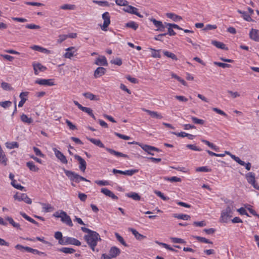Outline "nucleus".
Returning <instances> with one entry per match:
<instances>
[{
  "label": "nucleus",
  "instance_id": "obj_63",
  "mask_svg": "<svg viewBox=\"0 0 259 259\" xmlns=\"http://www.w3.org/2000/svg\"><path fill=\"white\" fill-rule=\"evenodd\" d=\"M33 149L37 156H39L41 157H44L45 156V155L41 152L40 149H38V148L36 147H33Z\"/></svg>",
  "mask_w": 259,
  "mask_h": 259
},
{
  "label": "nucleus",
  "instance_id": "obj_26",
  "mask_svg": "<svg viewBox=\"0 0 259 259\" xmlns=\"http://www.w3.org/2000/svg\"><path fill=\"white\" fill-rule=\"evenodd\" d=\"M211 44L218 48L224 50H228V48L226 47V45L222 42L218 41L217 40H212L211 41Z\"/></svg>",
  "mask_w": 259,
  "mask_h": 259
},
{
  "label": "nucleus",
  "instance_id": "obj_52",
  "mask_svg": "<svg viewBox=\"0 0 259 259\" xmlns=\"http://www.w3.org/2000/svg\"><path fill=\"white\" fill-rule=\"evenodd\" d=\"M54 237L57 240H58L59 243L60 244L61 241H62L63 240L62 233L59 231L56 232L55 233Z\"/></svg>",
  "mask_w": 259,
  "mask_h": 259
},
{
  "label": "nucleus",
  "instance_id": "obj_5",
  "mask_svg": "<svg viewBox=\"0 0 259 259\" xmlns=\"http://www.w3.org/2000/svg\"><path fill=\"white\" fill-rule=\"evenodd\" d=\"M64 173L66 176L70 180V181L75 183H79L80 182V176L74 171L66 170L64 169Z\"/></svg>",
  "mask_w": 259,
  "mask_h": 259
},
{
  "label": "nucleus",
  "instance_id": "obj_51",
  "mask_svg": "<svg viewBox=\"0 0 259 259\" xmlns=\"http://www.w3.org/2000/svg\"><path fill=\"white\" fill-rule=\"evenodd\" d=\"M154 193L159 197H160L162 200L167 201L169 199V197L165 196L164 194L160 191L155 190L154 191Z\"/></svg>",
  "mask_w": 259,
  "mask_h": 259
},
{
  "label": "nucleus",
  "instance_id": "obj_58",
  "mask_svg": "<svg viewBox=\"0 0 259 259\" xmlns=\"http://www.w3.org/2000/svg\"><path fill=\"white\" fill-rule=\"evenodd\" d=\"M186 147L194 151H202V149L198 147L195 145H192V144H188L186 145Z\"/></svg>",
  "mask_w": 259,
  "mask_h": 259
},
{
  "label": "nucleus",
  "instance_id": "obj_55",
  "mask_svg": "<svg viewBox=\"0 0 259 259\" xmlns=\"http://www.w3.org/2000/svg\"><path fill=\"white\" fill-rule=\"evenodd\" d=\"M115 3L117 5L125 7L128 4V2L126 0H115Z\"/></svg>",
  "mask_w": 259,
  "mask_h": 259
},
{
  "label": "nucleus",
  "instance_id": "obj_34",
  "mask_svg": "<svg viewBox=\"0 0 259 259\" xmlns=\"http://www.w3.org/2000/svg\"><path fill=\"white\" fill-rule=\"evenodd\" d=\"M6 220L8 221L13 227L17 229H21L20 224L15 222L11 217H7L6 218Z\"/></svg>",
  "mask_w": 259,
  "mask_h": 259
},
{
  "label": "nucleus",
  "instance_id": "obj_22",
  "mask_svg": "<svg viewBox=\"0 0 259 259\" xmlns=\"http://www.w3.org/2000/svg\"><path fill=\"white\" fill-rule=\"evenodd\" d=\"M95 64L99 66H107L108 63L105 56H101L96 59Z\"/></svg>",
  "mask_w": 259,
  "mask_h": 259
},
{
  "label": "nucleus",
  "instance_id": "obj_54",
  "mask_svg": "<svg viewBox=\"0 0 259 259\" xmlns=\"http://www.w3.org/2000/svg\"><path fill=\"white\" fill-rule=\"evenodd\" d=\"M195 238L200 242H204L205 243H209L212 244V242L210 241L209 240L202 237L200 236H195Z\"/></svg>",
  "mask_w": 259,
  "mask_h": 259
},
{
  "label": "nucleus",
  "instance_id": "obj_8",
  "mask_svg": "<svg viewBox=\"0 0 259 259\" xmlns=\"http://www.w3.org/2000/svg\"><path fill=\"white\" fill-rule=\"evenodd\" d=\"M140 146L145 152H147L148 154L151 155H154V153H153V151L158 152L161 151L159 149L154 146L148 145H140Z\"/></svg>",
  "mask_w": 259,
  "mask_h": 259
},
{
  "label": "nucleus",
  "instance_id": "obj_10",
  "mask_svg": "<svg viewBox=\"0 0 259 259\" xmlns=\"http://www.w3.org/2000/svg\"><path fill=\"white\" fill-rule=\"evenodd\" d=\"M138 171V170H137V169H129V170H126L125 171H122V170H118L116 169H113L112 170V172L115 175L116 174H122V175H127V176H133L135 174L137 173Z\"/></svg>",
  "mask_w": 259,
  "mask_h": 259
},
{
  "label": "nucleus",
  "instance_id": "obj_61",
  "mask_svg": "<svg viewBox=\"0 0 259 259\" xmlns=\"http://www.w3.org/2000/svg\"><path fill=\"white\" fill-rule=\"evenodd\" d=\"M25 28L30 29H38L40 27L34 24H28L25 25Z\"/></svg>",
  "mask_w": 259,
  "mask_h": 259
},
{
  "label": "nucleus",
  "instance_id": "obj_11",
  "mask_svg": "<svg viewBox=\"0 0 259 259\" xmlns=\"http://www.w3.org/2000/svg\"><path fill=\"white\" fill-rule=\"evenodd\" d=\"M53 151L56 157L63 164H67L68 161L64 155L56 148H53Z\"/></svg>",
  "mask_w": 259,
  "mask_h": 259
},
{
  "label": "nucleus",
  "instance_id": "obj_44",
  "mask_svg": "<svg viewBox=\"0 0 259 259\" xmlns=\"http://www.w3.org/2000/svg\"><path fill=\"white\" fill-rule=\"evenodd\" d=\"M1 87L5 91H12L13 90V88L11 87L10 84L5 82H3L1 83Z\"/></svg>",
  "mask_w": 259,
  "mask_h": 259
},
{
  "label": "nucleus",
  "instance_id": "obj_56",
  "mask_svg": "<svg viewBox=\"0 0 259 259\" xmlns=\"http://www.w3.org/2000/svg\"><path fill=\"white\" fill-rule=\"evenodd\" d=\"M75 8V5L65 4L61 6L60 9L62 10H74Z\"/></svg>",
  "mask_w": 259,
  "mask_h": 259
},
{
  "label": "nucleus",
  "instance_id": "obj_57",
  "mask_svg": "<svg viewBox=\"0 0 259 259\" xmlns=\"http://www.w3.org/2000/svg\"><path fill=\"white\" fill-rule=\"evenodd\" d=\"M12 104V102L10 101H6L0 102V106L4 108H7L10 107Z\"/></svg>",
  "mask_w": 259,
  "mask_h": 259
},
{
  "label": "nucleus",
  "instance_id": "obj_39",
  "mask_svg": "<svg viewBox=\"0 0 259 259\" xmlns=\"http://www.w3.org/2000/svg\"><path fill=\"white\" fill-rule=\"evenodd\" d=\"M26 249H27V251L28 252H31L33 254H38V255H44L45 256H46V254L45 252L40 251L37 249H33L31 247L27 248Z\"/></svg>",
  "mask_w": 259,
  "mask_h": 259
},
{
  "label": "nucleus",
  "instance_id": "obj_49",
  "mask_svg": "<svg viewBox=\"0 0 259 259\" xmlns=\"http://www.w3.org/2000/svg\"><path fill=\"white\" fill-rule=\"evenodd\" d=\"M164 179L166 181H170V182H179L181 181V179L177 177H172L170 178L164 177Z\"/></svg>",
  "mask_w": 259,
  "mask_h": 259
},
{
  "label": "nucleus",
  "instance_id": "obj_62",
  "mask_svg": "<svg viewBox=\"0 0 259 259\" xmlns=\"http://www.w3.org/2000/svg\"><path fill=\"white\" fill-rule=\"evenodd\" d=\"M110 62L112 64H114L115 65H117L118 66L121 65V64L122 63V60L119 58H116L114 60H111Z\"/></svg>",
  "mask_w": 259,
  "mask_h": 259
},
{
  "label": "nucleus",
  "instance_id": "obj_37",
  "mask_svg": "<svg viewBox=\"0 0 259 259\" xmlns=\"http://www.w3.org/2000/svg\"><path fill=\"white\" fill-rule=\"evenodd\" d=\"M21 120L22 122L27 124H31L33 122V119L31 118H29L25 114H23L21 116Z\"/></svg>",
  "mask_w": 259,
  "mask_h": 259
},
{
  "label": "nucleus",
  "instance_id": "obj_29",
  "mask_svg": "<svg viewBox=\"0 0 259 259\" xmlns=\"http://www.w3.org/2000/svg\"><path fill=\"white\" fill-rule=\"evenodd\" d=\"M166 15L167 17L172 19L173 21H174L175 22H178L182 19V18L181 16H178L174 13H167L166 14Z\"/></svg>",
  "mask_w": 259,
  "mask_h": 259
},
{
  "label": "nucleus",
  "instance_id": "obj_3",
  "mask_svg": "<svg viewBox=\"0 0 259 259\" xmlns=\"http://www.w3.org/2000/svg\"><path fill=\"white\" fill-rule=\"evenodd\" d=\"M68 244L80 246L81 242L76 238L70 237H64L62 241H61L60 245H66Z\"/></svg>",
  "mask_w": 259,
  "mask_h": 259
},
{
  "label": "nucleus",
  "instance_id": "obj_64",
  "mask_svg": "<svg viewBox=\"0 0 259 259\" xmlns=\"http://www.w3.org/2000/svg\"><path fill=\"white\" fill-rule=\"evenodd\" d=\"M65 122L69 127V128L71 130H76V126L73 124L70 120L68 119L65 120Z\"/></svg>",
  "mask_w": 259,
  "mask_h": 259
},
{
  "label": "nucleus",
  "instance_id": "obj_43",
  "mask_svg": "<svg viewBox=\"0 0 259 259\" xmlns=\"http://www.w3.org/2000/svg\"><path fill=\"white\" fill-rule=\"evenodd\" d=\"M245 178L249 183L255 179V174L252 172H249L245 175Z\"/></svg>",
  "mask_w": 259,
  "mask_h": 259
},
{
  "label": "nucleus",
  "instance_id": "obj_32",
  "mask_svg": "<svg viewBox=\"0 0 259 259\" xmlns=\"http://www.w3.org/2000/svg\"><path fill=\"white\" fill-rule=\"evenodd\" d=\"M80 110L87 113L89 115H90L91 117H92L94 120L96 119L95 115L93 113L92 109H91L90 108L82 106V107L81 108Z\"/></svg>",
  "mask_w": 259,
  "mask_h": 259
},
{
  "label": "nucleus",
  "instance_id": "obj_25",
  "mask_svg": "<svg viewBox=\"0 0 259 259\" xmlns=\"http://www.w3.org/2000/svg\"><path fill=\"white\" fill-rule=\"evenodd\" d=\"M57 250L59 252H63L66 254H72L75 252V250L74 249L66 247L58 248Z\"/></svg>",
  "mask_w": 259,
  "mask_h": 259
},
{
  "label": "nucleus",
  "instance_id": "obj_42",
  "mask_svg": "<svg viewBox=\"0 0 259 259\" xmlns=\"http://www.w3.org/2000/svg\"><path fill=\"white\" fill-rule=\"evenodd\" d=\"M150 49L152 51L151 56L153 58H160L161 57V55L160 54V52L161 50H156L153 48H150Z\"/></svg>",
  "mask_w": 259,
  "mask_h": 259
},
{
  "label": "nucleus",
  "instance_id": "obj_4",
  "mask_svg": "<svg viewBox=\"0 0 259 259\" xmlns=\"http://www.w3.org/2000/svg\"><path fill=\"white\" fill-rule=\"evenodd\" d=\"M14 198L18 201H24L26 203L30 204L32 203L31 199L28 197L25 193H17L14 196Z\"/></svg>",
  "mask_w": 259,
  "mask_h": 259
},
{
  "label": "nucleus",
  "instance_id": "obj_16",
  "mask_svg": "<svg viewBox=\"0 0 259 259\" xmlns=\"http://www.w3.org/2000/svg\"><path fill=\"white\" fill-rule=\"evenodd\" d=\"M249 35L250 39L255 41H259V31L257 29L252 28Z\"/></svg>",
  "mask_w": 259,
  "mask_h": 259
},
{
  "label": "nucleus",
  "instance_id": "obj_40",
  "mask_svg": "<svg viewBox=\"0 0 259 259\" xmlns=\"http://www.w3.org/2000/svg\"><path fill=\"white\" fill-rule=\"evenodd\" d=\"M6 146L7 148L12 149L15 148H18L19 144L17 142H7L6 143Z\"/></svg>",
  "mask_w": 259,
  "mask_h": 259
},
{
  "label": "nucleus",
  "instance_id": "obj_46",
  "mask_svg": "<svg viewBox=\"0 0 259 259\" xmlns=\"http://www.w3.org/2000/svg\"><path fill=\"white\" fill-rule=\"evenodd\" d=\"M150 21L152 22V23H153L154 26L157 28V29H158L163 25V23L161 21H158L153 18L150 19Z\"/></svg>",
  "mask_w": 259,
  "mask_h": 259
},
{
  "label": "nucleus",
  "instance_id": "obj_53",
  "mask_svg": "<svg viewBox=\"0 0 259 259\" xmlns=\"http://www.w3.org/2000/svg\"><path fill=\"white\" fill-rule=\"evenodd\" d=\"M191 119L192 121L195 124L202 125L205 123V121L204 120L198 119L195 117L192 116Z\"/></svg>",
  "mask_w": 259,
  "mask_h": 259
},
{
  "label": "nucleus",
  "instance_id": "obj_23",
  "mask_svg": "<svg viewBox=\"0 0 259 259\" xmlns=\"http://www.w3.org/2000/svg\"><path fill=\"white\" fill-rule=\"evenodd\" d=\"M106 69L102 67H98L94 72V76L95 78L99 77L105 73Z\"/></svg>",
  "mask_w": 259,
  "mask_h": 259
},
{
  "label": "nucleus",
  "instance_id": "obj_17",
  "mask_svg": "<svg viewBox=\"0 0 259 259\" xmlns=\"http://www.w3.org/2000/svg\"><path fill=\"white\" fill-rule=\"evenodd\" d=\"M121 252L120 250L116 246H112L109 250V255L111 257L115 258L120 254Z\"/></svg>",
  "mask_w": 259,
  "mask_h": 259
},
{
  "label": "nucleus",
  "instance_id": "obj_14",
  "mask_svg": "<svg viewBox=\"0 0 259 259\" xmlns=\"http://www.w3.org/2000/svg\"><path fill=\"white\" fill-rule=\"evenodd\" d=\"M52 80L51 79H37L35 81V83L42 85L52 86L55 84Z\"/></svg>",
  "mask_w": 259,
  "mask_h": 259
},
{
  "label": "nucleus",
  "instance_id": "obj_12",
  "mask_svg": "<svg viewBox=\"0 0 259 259\" xmlns=\"http://www.w3.org/2000/svg\"><path fill=\"white\" fill-rule=\"evenodd\" d=\"M74 158L79 162V167L80 170L81 171L84 172L87 167V163L85 161L81 156L78 155H74Z\"/></svg>",
  "mask_w": 259,
  "mask_h": 259
},
{
  "label": "nucleus",
  "instance_id": "obj_15",
  "mask_svg": "<svg viewBox=\"0 0 259 259\" xmlns=\"http://www.w3.org/2000/svg\"><path fill=\"white\" fill-rule=\"evenodd\" d=\"M105 149L107 151L109 152L111 154L115 156L116 157H123V158H128V156L126 154H123L121 152L116 151L115 150L110 149L109 148H105Z\"/></svg>",
  "mask_w": 259,
  "mask_h": 259
},
{
  "label": "nucleus",
  "instance_id": "obj_18",
  "mask_svg": "<svg viewBox=\"0 0 259 259\" xmlns=\"http://www.w3.org/2000/svg\"><path fill=\"white\" fill-rule=\"evenodd\" d=\"M101 192L106 196H109L114 200L118 199V197L114 195V194L112 192L108 190L107 188H102L101 190Z\"/></svg>",
  "mask_w": 259,
  "mask_h": 259
},
{
  "label": "nucleus",
  "instance_id": "obj_31",
  "mask_svg": "<svg viewBox=\"0 0 259 259\" xmlns=\"http://www.w3.org/2000/svg\"><path fill=\"white\" fill-rule=\"evenodd\" d=\"M126 196L132 198L136 201H139L141 199V196L136 192H130L125 194Z\"/></svg>",
  "mask_w": 259,
  "mask_h": 259
},
{
  "label": "nucleus",
  "instance_id": "obj_9",
  "mask_svg": "<svg viewBox=\"0 0 259 259\" xmlns=\"http://www.w3.org/2000/svg\"><path fill=\"white\" fill-rule=\"evenodd\" d=\"M61 213L62 214L61 221L68 226L72 227L73 226V223L70 217L66 213V212L63 210H61Z\"/></svg>",
  "mask_w": 259,
  "mask_h": 259
},
{
  "label": "nucleus",
  "instance_id": "obj_6",
  "mask_svg": "<svg viewBox=\"0 0 259 259\" xmlns=\"http://www.w3.org/2000/svg\"><path fill=\"white\" fill-rule=\"evenodd\" d=\"M102 19L104 20L103 25L101 26V29L103 31H106L107 28L110 24V17L109 13L107 12L104 13L102 14Z\"/></svg>",
  "mask_w": 259,
  "mask_h": 259
},
{
  "label": "nucleus",
  "instance_id": "obj_47",
  "mask_svg": "<svg viewBox=\"0 0 259 259\" xmlns=\"http://www.w3.org/2000/svg\"><path fill=\"white\" fill-rule=\"evenodd\" d=\"M170 240L174 243L185 244L186 243L183 239L176 237H171Z\"/></svg>",
  "mask_w": 259,
  "mask_h": 259
},
{
  "label": "nucleus",
  "instance_id": "obj_24",
  "mask_svg": "<svg viewBox=\"0 0 259 259\" xmlns=\"http://www.w3.org/2000/svg\"><path fill=\"white\" fill-rule=\"evenodd\" d=\"M237 12L242 15V17L243 18L248 22L253 21V20L251 19L250 15L248 14L247 12L243 11H241L240 10H238Z\"/></svg>",
  "mask_w": 259,
  "mask_h": 259
},
{
  "label": "nucleus",
  "instance_id": "obj_35",
  "mask_svg": "<svg viewBox=\"0 0 259 259\" xmlns=\"http://www.w3.org/2000/svg\"><path fill=\"white\" fill-rule=\"evenodd\" d=\"M26 166L29 169L32 171H37L39 168L35 165L34 163L32 161H28L26 163Z\"/></svg>",
  "mask_w": 259,
  "mask_h": 259
},
{
  "label": "nucleus",
  "instance_id": "obj_2",
  "mask_svg": "<svg viewBox=\"0 0 259 259\" xmlns=\"http://www.w3.org/2000/svg\"><path fill=\"white\" fill-rule=\"evenodd\" d=\"M233 213V210L231 207L229 205L227 206L225 209L222 211L220 221L223 223L228 222L229 219L232 217Z\"/></svg>",
  "mask_w": 259,
  "mask_h": 259
},
{
  "label": "nucleus",
  "instance_id": "obj_20",
  "mask_svg": "<svg viewBox=\"0 0 259 259\" xmlns=\"http://www.w3.org/2000/svg\"><path fill=\"white\" fill-rule=\"evenodd\" d=\"M143 110L147 112L152 118L156 119H162L163 118V116L160 114L156 111H153L146 109H143Z\"/></svg>",
  "mask_w": 259,
  "mask_h": 259
},
{
  "label": "nucleus",
  "instance_id": "obj_50",
  "mask_svg": "<svg viewBox=\"0 0 259 259\" xmlns=\"http://www.w3.org/2000/svg\"><path fill=\"white\" fill-rule=\"evenodd\" d=\"M31 48L35 51H39V52H42V53H47L49 51L46 49H45L44 48H42L40 46H36V45H34V46H32L31 47Z\"/></svg>",
  "mask_w": 259,
  "mask_h": 259
},
{
  "label": "nucleus",
  "instance_id": "obj_19",
  "mask_svg": "<svg viewBox=\"0 0 259 259\" xmlns=\"http://www.w3.org/2000/svg\"><path fill=\"white\" fill-rule=\"evenodd\" d=\"M29 94L28 92H21L19 95V97L21 99V101L18 103V107H22L25 102L27 101V99L25 98V97H27Z\"/></svg>",
  "mask_w": 259,
  "mask_h": 259
},
{
  "label": "nucleus",
  "instance_id": "obj_41",
  "mask_svg": "<svg viewBox=\"0 0 259 259\" xmlns=\"http://www.w3.org/2000/svg\"><path fill=\"white\" fill-rule=\"evenodd\" d=\"M115 236L116 238V239L123 246H128V245L126 243L125 241L123 239V237L119 235L118 233H115Z\"/></svg>",
  "mask_w": 259,
  "mask_h": 259
},
{
  "label": "nucleus",
  "instance_id": "obj_45",
  "mask_svg": "<svg viewBox=\"0 0 259 259\" xmlns=\"http://www.w3.org/2000/svg\"><path fill=\"white\" fill-rule=\"evenodd\" d=\"M41 205L43 206V209L46 212H50L54 209L53 207L50 204L41 203Z\"/></svg>",
  "mask_w": 259,
  "mask_h": 259
},
{
  "label": "nucleus",
  "instance_id": "obj_38",
  "mask_svg": "<svg viewBox=\"0 0 259 259\" xmlns=\"http://www.w3.org/2000/svg\"><path fill=\"white\" fill-rule=\"evenodd\" d=\"M174 217L178 219H182L183 220H188L190 219V216L187 214H174Z\"/></svg>",
  "mask_w": 259,
  "mask_h": 259
},
{
  "label": "nucleus",
  "instance_id": "obj_28",
  "mask_svg": "<svg viewBox=\"0 0 259 259\" xmlns=\"http://www.w3.org/2000/svg\"><path fill=\"white\" fill-rule=\"evenodd\" d=\"M88 140L90 141L91 142H92L93 144L100 148H103L105 149L106 148L104 145L102 143L101 140L99 139H96L94 138H88Z\"/></svg>",
  "mask_w": 259,
  "mask_h": 259
},
{
  "label": "nucleus",
  "instance_id": "obj_30",
  "mask_svg": "<svg viewBox=\"0 0 259 259\" xmlns=\"http://www.w3.org/2000/svg\"><path fill=\"white\" fill-rule=\"evenodd\" d=\"M82 95L85 98L89 99L92 101H97L99 100L97 96L90 92L84 93Z\"/></svg>",
  "mask_w": 259,
  "mask_h": 259
},
{
  "label": "nucleus",
  "instance_id": "obj_33",
  "mask_svg": "<svg viewBox=\"0 0 259 259\" xmlns=\"http://www.w3.org/2000/svg\"><path fill=\"white\" fill-rule=\"evenodd\" d=\"M126 27L131 28L135 30H137L139 27L138 24L134 21H131L125 24Z\"/></svg>",
  "mask_w": 259,
  "mask_h": 259
},
{
  "label": "nucleus",
  "instance_id": "obj_27",
  "mask_svg": "<svg viewBox=\"0 0 259 259\" xmlns=\"http://www.w3.org/2000/svg\"><path fill=\"white\" fill-rule=\"evenodd\" d=\"M129 231H130L133 233V234L138 240H142L144 238H146L145 236L140 234L136 229L133 228H129Z\"/></svg>",
  "mask_w": 259,
  "mask_h": 259
},
{
  "label": "nucleus",
  "instance_id": "obj_60",
  "mask_svg": "<svg viewBox=\"0 0 259 259\" xmlns=\"http://www.w3.org/2000/svg\"><path fill=\"white\" fill-rule=\"evenodd\" d=\"M93 3L100 6H109V3L107 1H93Z\"/></svg>",
  "mask_w": 259,
  "mask_h": 259
},
{
  "label": "nucleus",
  "instance_id": "obj_21",
  "mask_svg": "<svg viewBox=\"0 0 259 259\" xmlns=\"http://www.w3.org/2000/svg\"><path fill=\"white\" fill-rule=\"evenodd\" d=\"M67 52H66L64 56L66 58H71L72 57L74 56V53L76 51V49L74 47H69L66 49Z\"/></svg>",
  "mask_w": 259,
  "mask_h": 259
},
{
  "label": "nucleus",
  "instance_id": "obj_59",
  "mask_svg": "<svg viewBox=\"0 0 259 259\" xmlns=\"http://www.w3.org/2000/svg\"><path fill=\"white\" fill-rule=\"evenodd\" d=\"M230 156L233 160H234L238 164L240 165H243L244 164V161L241 160L238 157H237L233 154H230Z\"/></svg>",
  "mask_w": 259,
  "mask_h": 259
},
{
  "label": "nucleus",
  "instance_id": "obj_7",
  "mask_svg": "<svg viewBox=\"0 0 259 259\" xmlns=\"http://www.w3.org/2000/svg\"><path fill=\"white\" fill-rule=\"evenodd\" d=\"M123 10L128 13L132 14L137 15L140 18H143V16L141 15L138 12V9L132 6L128 5L125 8L123 9Z\"/></svg>",
  "mask_w": 259,
  "mask_h": 259
},
{
  "label": "nucleus",
  "instance_id": "obj_36",
  "mask_svg": "<svg viewBox=\"0 0 259 259\" xmlns=\"http://www.w3.org/2000/svg\"><path fill=\"white\" fill-rule=\"evenodd\" d=\"M163 53L164 56L171 58L173 60L177 61L178 60V58L176 55L171 52L164 50L163 51Z\"/></svg>",
  "mask_w": 259,
  "mask_h": 259
},
{
  "label": "nucleus",
  "instance_id": "obj_48",
  "mask_svg": "<svg viewBox=\"0 0 259 259\" xmlns=\"http://www.w3.org/2000/svg\"><path fill=\"white\" fill-rule=\"evenodd\" d=\"M211 169L209 168L207 166H201L198 167L196 168V171L197 172H210Z\"/></svg>",
  "mask_w": 259,
  "mask_h": 259
},
{
  "label": "nucleus",
  "instance_id": "obj_13",
  "mask_svg": "<svg viewBox=\"0 0 259 259\" xmlns=\"http://www.w3.org/2000/svg\"><path fill=\"white\" fill-rule=\"evenodd\" d=\"M32 66L34 74L35 75H38L39 73V71L44 72L47 69V67L46 66H43L42 65L39 63H33Z\"/></svg>",
  "mask_w": 259,
  "mask_h": 259
},
{
  "label": "nucleus",
  "instance_id": "obj_1",
  "mask_svg": "<svg viewBox=\"0 0 259 259\" xmlns=\"http://www.w3.org/2000/svg\"><path fill=\"white\" fill-rule=\"evenodd\" d=\"M83 238L93 251H99V249L96 248L98 241L101 240L99 233L93 231L90 234L85 235Z\"/></svg>",
  "mask_w": 259,
  "mask_h": 259
}]
</instances>
